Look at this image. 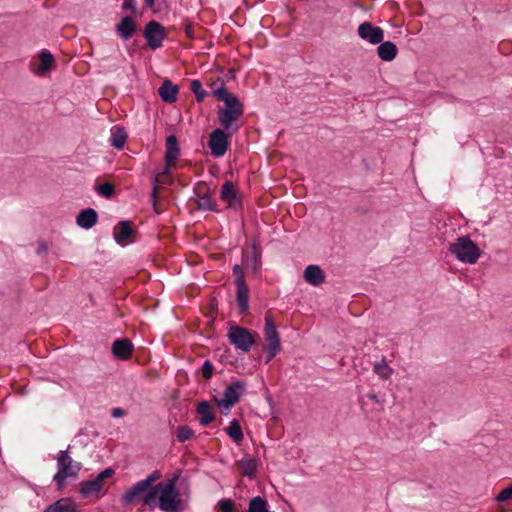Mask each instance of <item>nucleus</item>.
I'll use <instances>...</instances> for the list:
<instances>
[{
    "mask_svg": "<svg viewBox=\"0 0 512 512\" xmlns=\"http://www.w3.org/2000/svg\"><path fill=\"white\" fill-rule=\"evenodd\" d=\"M97 193L105 198H110L114 194V186L110 182H105L95 187Z\"/></svg>",
    "mask_w": 512,
    "mask_h": 512,
    "instance_id": "32",
    "label": "nucleus"
},
{
    "mask_svg": "<svg viewBox=\"0 0 512 512\" xmlns=\"http://www.w3.org/2000/svg\"><path fill=\"white\" fill-rule=\"evenodd\" d=\"M217 506L222 512H234V503L231 499H221Z\"/></svg>",
    "mask_w": 512,
    "mask_h": 512,
    "instance_id": "35",
    "label": "nucleus"
},
{
    "mask_svg": "<svg viewBox=\"0 0 512 512\" xmlns=\"http://www.w3.org/2000/svg\"><path fill=\"white\" fill-rule=\"evenodd\" d=\"M377 54L381 60L390 62L394 60L397 55V47L391 41H382L377 48Z\"/></svg>",
    "mask_w": 512,
    "mask_h": 512,
    "instance_id": "21",
    "label": "nucleus"
},
{
    "mask_svg": "<svg viewBox=\"0 0 512 512\" xmlns=\"http://www.w3.org/2000/svg\"><path fill=\"white\" fill-rule=\"evenodd\" d=\"M136 31V23L130 16H125L116 26V32L123 40L130 39Z\"/></svg>",
    "mask_w": 512,
    "mask_h": 512,
    "instance_id": "18",
    "label": "nucleus"
},
{
    "mask_svg": "<svg viewBox=\"0 0 512 512\" xmlns=\"http://www.w3.org/2000/svg\"><path fill=\"white\" fill-rule=\"evenodd\" d=\"M214 371V367L212 363L209 360L204 361L202 365V375L203 377L208 380L212 377Z\"/></svg>",
    "mask_w": 512,
    "mask_h": 512,
    "instance_id": "37",
    "label": "nucleus"
},
{
    "mask_svg": "<svg viewBox=\"0 0 512 512\" xmlns=\"http://www.w3.org/2000/svg\"><path fill=\"white\" fill-rule=\"evenodd\" d=\"M266 352L265 363L268 364L280 351L274 349H264Z\"/></svg>",
    "mask_w": 512,
    "mask_h": 512,
    "instance_id": "42",
    "label": "nucleus"
},
{
    "mask_svg": "<svg viewBox=\"0 0 512 512\" xmlns=\"http://www.w3.org/2000/svg\"><path fill=\"white\" fill-rule=\"evenodd\" d=\"M133 233V230L127 221H122L119 224V231L114 232V238L118 243L129 240Z\"/></svg>",
    "mask_w": 512,
    "mask_h": 512,
    "instance_id": "28",
    "label": "nucleus"
},
{
    "mask_svg": "<svg viewBox=\"0 0 512 512\" xmlns=\"http://www.w3.org/2000/svg\"><path fill=\"white\" fill-rule=\"evenodd\" d=\"M449 252L461 263L475 264L481 256L480 248L469 236L458 237L449 245Z\"/></svg>",
    "mask_w": 512,
    "mask_h": 512,
    "instance_id": "3",
    "label": "nucleus"
},
{
    "mask_svg": "<svg viewBox=\"0 0 512 512\" xmlns=\"http://www.w3.org/2000/svg\"><path fill=\"white\" fill-rule=\"evenodd\" d=\"M114 473L112 468H107L101 471L93 480L82 482L80 486L82 497L98 496L104 486V480L111 477Z\"/></svg>",
    "mask_w": 512,
    "mask_h": 512,
    "instance_id": "7",
    "label": "nucleus"
},
{
    "mask_svg": "<svg viewBox=\"0 0 512 512\" xmlns=\"http://www.w3.org/2000/svg\"><path fill=\"white\" fill-rule=\"evenodd\" d=\"M261 260L260 255L257 254L256 251L253 252L252 259L247 262V265L251 267L254 271H257L260 267Z\"/></svg>",
    "mask_w": 512,
    "mask_h": 512,
    "instance_id": "39",
    "label": "nucleus"
},
{
    "mask_svg": "<svg viewBox=\"0 0 512 512\" xmlns=\"http://www.w3.org/2000/svg\"><path fill=\"white\" fill-rule=\"evenodd\" d=\"M246 384L242 380H237L228 385L224 391L223 398L216 399L217 405L226 410H230L240 399L245 391Z\"/></svg>",
    "mask_w": 512,
    "mask_h": 512,
    "instance_id": "6",
    "label": "nucleus"
},
{
    "mask_svg": "<svg viewBox=\"0 0 512 512\" xmlns=\"http://www.w3.org/2000/svg\"><path fill=\"white\" fill-rule=\"evenodd\" d=\"M500 512H506L505 510H501Z\"/></svg>",
    "mask_w": 512,
    "mask_h": 512,
    "instance_id": "47",
    "label": "nucleus"
},
{
    "mask_svg": "<svg viewBox=\"0 0 512 512\" xmlns=\"http://www.w3.org/2000/svg\"><path fill=\"white\" fill-rule=\"evenodd\" d=\"M236 287H237V303L239 308L240 314H245L248 312L249 309V288L246 284L245 280L239 279V281H236Z\"/></svg>",
    "mask_w": 512,
    "mask_h": 512,
    "instance_id": "15",
    "label": "nucleus"
},
{
    "mask_svg": "<svg viewBox=\"0 0 512 512\" xmlns=\"http://www.w3.org/2000/svg\"><path fill=\"white\" fill-rule=\"evenodd\" d=\"M512 497V484L503 489L496 497V500L498 502H504V501H507L509 500L510 498Z\"/></svg>",
    "mask_w": 512,
    "mask_h": 512,
    "instance_id": "38",
    "label": "nucleus"
},
{
    "mask_svg": "<svg viewBox=\"0 0 512 512\" xmlns=\"http://www.w3.org/2000/svg\"><path fill=\"white\" fill-rule=\"evenodd\" d=\"M214 94L218 100L224 103V106L219 107L217 111L218 121L224 129L229 130L233 123L243 115V104L234 94L229 93L223 84L214 91Z\"/></svg>",
    "mask_w": 512,
    "mask_h": 512,
    "instance_id": "2",
    "label": "nucleus"
},
{
    "mask_svg": "<svg viewBox=\"0 0 512 512\" xmlns=\"http://www.w3.org/2000/svg\"><path fill=\"white\" fill-rule=\"evenodd\" d=\"M197 412L200 415L199 422L203 426H207L215 419V415L207 401H202L197 406Z\"/></svg>",
    "mask_w": 512,
    "mask_h": 512,
    "instance_id": "23",
    "label": "nucleus"
},
{
    "mask_svg": "<svg viewBox=\"0 0 512 512\" xmlns=\"http://www.w3.org/2000/svg\"><path fill=\"white\" fill-rule=\"evenodd\" d=\"M373 371L383 380L390 379L393 374V369L385 362V360L375 362Z\"/></svg>",
    "mask_w": 512,
    "mask_h": 512,
    "instance_id": "29",
    "label": "nucleus"
},
{
    "mask_svg": "<svg viewBox=\"0 0 512 512\" xmlns=\"http://www.w3.org/2000/svg\"><path fill=\"white\" fill-rule=\"evenodd\" d=\"M367 397H368L370 400H372V401H374V402H376V403H380V400H379L378 396H377L375 393H373V392L368 393V394H367Z\"/></svg>",
    "mask_w": 512,
    "mask_h": 512,
    "instance_id": "45",
    "label": "nucleus"
},
{
    "mask_svg": "<svg viewBox=\"0 0 512 512\" xmlns=\"http://www.w3.org/2000/svg\"><path fill=\"white\" fill-rule=\"evenodd\" d=\"M185 33L189 38H194V30L193 26L191 24H186L185 26Z\"/></svg>",
    "mask_w": 512,
    "mask_h": 512,
    "instance_id": "44",
    "label": "nucleus"
},
{
    "mask_svg": "<svg viewBox=\"0 0 512 512\" xmlns=\"http://www.w3.org/2000/svg\"><path fill=\"white\" fill-rule=\"evenodd\" d=\"M237 466L241 470V474L243 476L252 478L256 474L258 462L254 458H243L237 462Z\"/></svg>",
    "mask_w": 512,
    "mask_h": 512,
    "instance_id": "24",
    "label": "nucleus"
},
{
    "mask_svg": "<svg viewBox=\"0 0 512 512\" xmlns=\"http://www.w3.org/2000/svg\"><path fill=\"white\" fill-rule=\"evenodd\" d=\"M132 351L133 344L128 339H117L112 344V353L120 360H127Z\"/></svg>",
    "mask_w": 512,
    "mask_h": 512,
    "instance_id": "16",
    "label": "nucleus"
},
{
    "mask_svg": "<svg viewBox=\"0 0 512 512\" xmlns=\"http://www.w3.org/2000/svg\"><path fill=\"white\" fill-rule=\"evenodd\" d=\"M147 7L152 8L155 4V0H144Z\"/></svg>",
    "mask_w": 512,
    "mask_h": 512,
    "instance_id": "46",
    "label": "nucleus"
},
{
    "mask_svg": "<svg viewBox=\"0 0 512 512\" xmlns=\"http://www.w3.org/2000/svg\"><path fill=\"white\" fill-rule=\"evenodd\" d=\"M194 436V431L188 426H180L177 430V439L179 442H185Z\"/></svg>",
    "mask_w": 512,
    "mask_h": 512,
    "instance_id": "33",
    "label": "nucleus"
},
{
    "mask_svg": "<svg viewBox=\"0 0 512 512\" xmlns=\"http://www.w3.org/2000/svg\"><path fill=\"white\" fill-rule=\"evenodd\" d=\"M358 35L361 39L371 44H379L384 39L383 29L372 25L370 22H363L359 25Z\"/></svg>",
    "mask_w": 512,
    "mask_h": 512,
    "instance_id": "12",
    "label": "nucleus"
},
{
    "mask_svg": "<svg viewBox=\"0 0 512 512\" xmlns=\"http://www.w3.org/2000/svg\"><path fill=\"white\" fill-rule=\"evenodd\" d=\"M198 208L200 210L208 211L213 210V202L210 196H201L197 201Z\"/></svg>",
    "mask_w": 512,
    "mask_h": 512,
    "instance_id": "34",
    "label": "nucleus"
},
{
    "mask_svg": "<svg viewBox=\"0 0 512 512\" xmlns=\"http://www.w3.org/2000/svg\"><path fill=\"white\" fill-rule=\"evenodd\" d=\"M161 99L165 103H174L177 100L178 87L170 80H164L158 89Z\"/></svg>",
    "mask_w": 512,
    "mask_h": 512,
    "instance_id": "20",
    "label": "nucleus"
},
{
    "mask_svg": "<svg viewBox=\"0 0 512 512\" xmlns=\"http://www.w3.org/2000/svg\"><path fill=\"white\" fill-rule=\"evenodd\" d=\"M123 10H130L132 13H136V1L135 0H123Z\"/></svg>",
    "mask_w": 512,
    "mask_h": 512,
    "instance_id": "40",
    "label": "nucleus"
},
{
    "mask_svg": "<svg viewBox=\"0 0 512 512\" xmlns=\"http://www.w3.org/2000/svg\"><path fill=\"white\" fill-rule=\"evenodd\" d=\"M97 219V212L92 208H86L78 214L76 223L81 228L88 230L96 224Z\"/></svg>",
    "mask_w": 512,
    "mask_h": 512,
    "instance_id": "19",
    "label": "nucleus"
},
{
    "mask_svg": "<svg viewBox=\"0 0 512 512\" xmlns=\"http://www.w3.org/2000/svg\"><path fill=\"white\" fill-rule=\"evenodd\" d=\"M40 65L36 71L39 75H44L52 69L54 62L53 55L49 51H42L39 55Z\"/></svg>",
    "mask_w": 512,
    "mask_h": 512,
    "instance_id": "26",
    "label": "nucleus"
},
{
    "mask_svg": "<svg viewBox=\"0 0 512 512\" xmlns=\"http://www.w3.org/2000/svg\"><path fill=\"white\" fill-rule=\"evenodd\" d=\"M264 349L281 350L280 336L270 315L265 316Z\"/></svg>",
    "mask_w": 512,
    "mask_h": 512,
    "instance_id": "11",
    "label": "nucleus"
},
{
    "mask_svg": "<svg viewBox=\"0 0 512 512\" xmlns=\"http://www.w3.org/2000/svg\"><path fill=\"white\" fill-rule=\"evenodd\" d=\"M43 512H80L78 505L70 498H61L49 505Z\"/></svg>",
    "mask_w": 512,
    "mask_h": 512,
    "instance_id": "17",
    "label": "nucleus"
},
{
    "mask_svg": "<svg viewBox=\"0 0 512 512\" xmlns=\"http://www.w3.org/2000/svg\"><path fill=\"white\" fill-rule=\"evenodd\" d=\"M209 147L214 157H221L228 147V137L222 129L214 130L209 139Z\"/></svg>",
    "mask_w": 512,
    "mask_h": 512,
    "instance_id": "13",
    "label": "nucleus"
},
{
    "mask_svg": "<svg viewBox=\"0 0 512 512\" xmlns=\"http://www.w3.org/2000/svg\"><path fill=\"white\" fill-rule=\"evenodd\" d=\"M221 199L227 203L228 208L238 210L241 207V199L232 182L226 181L221 187Z\"/></svg>",
    "mask_w": 512,
    "mask_h": 512,
    "instance_id": "14",
    "label": "nucleus"
},
{
    "mask_svg": "<svg viewBox=\"0 0 512 512\" xmlns=\"http://www.w3.org/2000/svg\"><path fill=\"white\" fill-rule=\"evenodd\" d=\"M174 164L175 162H165L162 171L153 174V189L151 193V201L153 203L154 210L157 213H159V211L157 210L158 190L162 184L172 183V180L169 178V174Z\"/></svg>",
    "mask_w": 512,
    "mask_h": 512,
    "instance_id": "9",
    "label": "nucleus"
},
{
    "mask_svg": "<svg viewBox=\"0 0 512 512\" xmlns=\"http://www.w3.org/2000/svg\"><path fill=\"white\" fill-rule=\"evenodd\" d=\"M150 489L142 480L133 484L128 490H126L120 498V502L124 506L134 505L139 501H142L145 505V499L147 494L150 493Z\"/></svg>",
    "mask_w": 512,
    "mask_h": 512,
    "instance_id": "8",
    "label": "nucleus"
},
{
    "mask_svg": "<svg viewBox=\"0 0 512 512\" xmlns=\"http://www.w3.org/2000/svg\"><path fill=\"white\" fill-rule=\"evenodd\" d=\"M233 274L235 276V282L239 281V279L245 280L244 275H243V270L240 265H237V264L234 265Z\"/></svg>",
    "mask_w": 512,
    "mask_h": 512,
    "instance_id": "41",
    "label": "nucleus"
},
{
    "mask_svg": "<svg viewBox=\"0 0 512 512\" xmlns=\"http://www.w3.org/2000/svg\"><path fill=\"white\" fill-rule=\"evenodd\" d=\"M162 477V474L159 470L153 471L151 474H149L145 479H142V481L149 487L152 488V484L158 481Z\"/></svg>",
    "mask_w": 512,
    "mask_h": 512,
    "instance_id": "36",
    "label": "nucleus"
},
{
    "mask_svg": "<svg viewBox=\"0 0 512 512\" xmlns=\"http://www.w3.org/2000/svg\"><path fill=\"white\" fill-rule=\"evenodd\" d=\"M178 155L179 145L177 137L175 135H170L166 139L165 160H177Z\"/></svg>",
    "mask_w": 512,
    "mask_h": 512,
    "instance_id": "27",
    "label": "nucleus"
},
{
    "mask_svg": "<svg viewBox=\"0 0 512 512\" xmlns=\"http://www.w3.org/2000/svg\"><path fill=\"white\" fill-rule=\"evenodd\" d=\"M166 33L164 27L156 21H150L145 27L144 37L147 44L152 49H157L162 45Z\"/></svg>",
    "mask_w": 512,
    "mask_h": 512,
    "instance_id": "10",
    "label": "nucleus"
},
{
    "mask_svg": "<svg viewBox=\"0 0 512 512\" xmlns=\"http://www.w3.org/2000/svg\"><path fill=\"white\" fill-rule=\"evenodd\" d=\"M305 280L313 285L318 286L324 281V274L321 268L317 265H309L304 271Z\"/></svg>",
    "mask_w": 512,
    "mask_h": 512,
    "instance_id": "22",
    "label": "nucleus"
},
{
    "mask_svg": "<svg viewBox=\"0 0 512 512\" xmlns=\"http://www.w3.org/2000/svg\"><path fill=\"white\" fill-rule=\"evenodd\" d=\"M227 434L235 441L239 442L243 439V433L237 420L233 419L226 428Z\"/></svg>",
    "mask_w": 512,
    "mask_h": 512,
    "instance_id": "30",
    "label": "nucleus"
},
{
    "mask_svg": "<svg viewBox=\"0 0 512 512\" xmlns=\"http://www.w3.org/2000/svg\"><path fill=\"white\" fill-rule=\"evenodd\" d=\"M128 134L123 127H113L111 130L110 143L116 149H122L126 143Z\"/></svg>",
    "mask_w": 512,
    "mask_h": 512,
    "instance_id": "25",
    "label": "nucleus"
},
{
    "mask_svg": "<svg viewBox=\"0 0 512 512\" xmlns=\"http://www.w3.org/2000/svg\"><path fill=\"white\" fill-rule=\"evenodd\" d=\"M57 473L53 479L58 489H63L67 478H76L82 469V464L72 459L68 450H61L57 457Z\"/></svg>",
    "mask_w": 512,
    "mask_h": 512,
    "instance_id": "4",
    "label": "nucleus"
},
{
    "mask_svg": "<svg viewBox=\"0 0 512 512\" xmlns=\"http://www.w3.org/2000/svg\"><path fill=\"white\" fill-rule=\"evenodd\" d=\"M255 335L256 333H252L246 328L232 325L228 330L227 337L236 349L242 352H249L255 344Z\"/></svg>",
    "mask_w": 512,
    "mask_h": 512,
    "instance_id": "5",
    "label": "nucleus"
},
{
    "mask_svg": "<svg viewBox=\"0 0 512 512\" xmlns=\"http://www.w3.org/2000/svg\"><path fill=\"white\" fill-rule=\"evenodd\" d=\"M190 87H191V90L193 91V93L195 94L197 101H199V102L203 101L204 98L206 97L207 93L203 89L201 82L197 79L192 80Z\"/></svg>",
    "mask_w": 512,
    "mask_h": 512,
    "instance_id": "31",
    "label": "nucleus"
},
{
    "mask_svg": "<svg viewBox=\"0 0 512 512\" xmlns=\"http://www.w3.org/2000/svg\"><path fill=\"white\" fill-rule=\"evenodd\" d=\"M145 505L157 507L162 512H183L186 509V503L176 487V478L155 484L147 494Z\"/></svg>",
    "mask_w": 512,
    "mask_h": 512,
    "instance_id": "1",
    "label": "nucleus"
},
{
    "mask_svg": "<svg viewBox=\"0 0 512 512\" xmlns=\"http://www.w3.org/2000/svg\"><path fill=\"white\" fill-rule=\"evenodd\" d=\"M125 414H126V412H125V410H123L122 408H114V409H112V411H111V415H112L114 418H120V417H123Z\"/></svg>",
    "mask_w": 512,
    "mask_h": 512,
    "instance_id": "43",
    "label": "nucleus"
}]
</instances>
